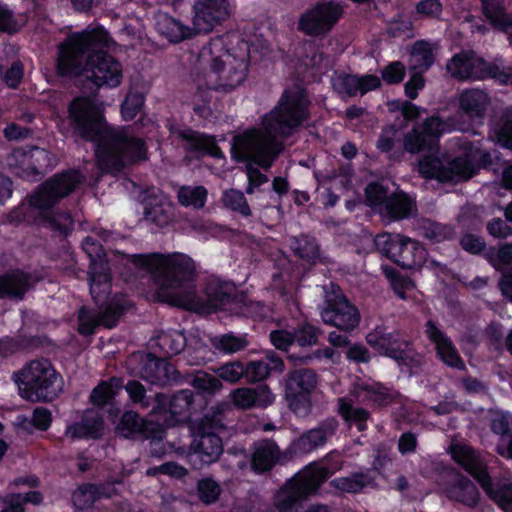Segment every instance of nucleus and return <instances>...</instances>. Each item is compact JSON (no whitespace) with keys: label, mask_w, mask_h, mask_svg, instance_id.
I'll return each mask as SVG.
<instances>
[{"label":"nucleus","mask_w":512,"mask_h":512,"mask_svg":"<svg viewBox=\"0 0 512 512\" xmlns=\"http://www.w3.org/2000/svg\"><path fill=\"white\" fill-rule=\"evenodd\" d=\"M131 262L154 275L159 281V298L173 306L197 313H210L229 300L232 287L229 283L211 280L198 294L192 283L196 278V265L186 254L133 255Z\"/></svg>","instance_id":"obj_1"},{"label":"nucleus","mask_w":512,"mask_h":512,"mask_svg":"<svg viewBox=\"0 0 512 512\" xmlns=\"http://www.w3.org/2000/svg\"><path fill=\"white\" fill-rule=\"evenodd\" d=\"M309 100L304 90L290 89L283 93L277 106L263 116L260 129H249L233 139L232 157L269 168L286 138L303 126L309 118Z\"/></svg>","instance_id":"obj_2"},{"label":"nucleus","mask_w":512,"mask_h":512,"mask_svg":"<svg viewBox=\"0 0 512 512\" xmlns=\"http://www.w3.org/2000/svg\"><path fill=\"white\" fill-rule=\"evenodd\" d=\"M73 131L86 140L96 141V157L103 171L116 173L146 158V147L127 128L109 127L103 104L91 97H77L68 108Z\"/></svg>","instance_id":"obj_3"},{"label":"nucleus","mask_w":512,"mask_h":512,"mask_svg":"<svg viewBox=\"0 0 512 512\" xmlns=\"http://www.w3.org/2000/svg\"><path fill=\"white\" fill-rule=\"evenodd\" d=\"M465 127V121L446 123L437 116L429 117L404 135L403 149L411 154L428 152L418 162V171L426 178H434L441 182L468 179L476 172L477 165L491 162L490 154L479 146L461 141L459 146L462 156L449 162L438 156L439 138L454 130H464Z\"/></svg>","instance_id":"obj_4"},{"label":"nucleus","mask_w":512,"mask_h":512,"mask_svg":"<svg viewBox=\"0 0 512 512\" xmlns=\"http://www.w3.org/2000/svg\"><path fill=\"white\" fill-rule=\"evenodd\" d=\"M109 37L102 28L70 34L59 45L57 72L61 76H84L98 87H116L122 81V66L101 50Z\"/></svg>","instance_id":"obj_5"},{"label":"nucleus","mask_w":512,"mask_h":512,"mask_svg":"<svg viewBox=\"0 0 512 512\" xmlns=\"http://www.w3.org/2000/svg\"><path fill=\"white\" fill-rule=\"evenodd\" d=\"M249 65L248 42L240 40L235 46L226 48L225 39L217 37L201 49L194 82L199 88L230 92L244 83Z\"/></svg>","instance_id":"obj_6"},{"label":"nucleus","mask_w":512,"mask_h":512,"mask_svg":"<svg viewBox=\"0 0 512 512\" xmlns=\"http://www.w3.org/2000/svg\"><path fill=\"white\" fill-rule=\"evenodd\" d=\"M77 171L57 174L42 183L27 199L28 205L37 211V215L48 228L67 233L73 225L71 216L66 212L54 213L51 208L69 195L80 183Z\"/></svg>","instance_id":"obj_7"},{"label":"nucleus","mask_w":512,"mask_h":512,"mask_svg":"<svg viewBox=\"0 0 512 512\" xmlns=\"http://www.w3.org/2000/svg\"><path fill=\"white\" fill-rule=\"evenodd\" d=\"M325 467L309 464L292 480L288 481L275 495L269 512H297V502L319 487L328 477ZM306 512H330L327 506L312 505Z\"/></svg>","instance_id":"obj_8"},{"label":"nucleus","mask_w":512,"mask_h":512,"mask_svg":"<svg viewBox=\"0 0 512 512\" xmlns=\"http://www.w3.org/2000/svg\"><path fill=\"white\" fill-rule=\"evenodd\" d=\"M19 392L29 401H51L63 390V378L46 359L29 362L17 375Z\"/></svg>","instance_id":"obj_9"},{"label":"nucleus","mask_w":512,"mask_h":512,"mask_svg":"<svg viewBox=\"0 0 512 512\" xmlns=\"http://www.w3.org/2000/svg\"><path fill=\"white\" fill-rule=\"evenodd\" d=\"M452 458L461 465L483 490L493 498L506 512H512V482L494 487L486 471L485 462L466 444H454L450 448Z\"/></svg>","instance_id":"obj_10"},{"label":"nucleus","mask_w":512,"mask_h":512,"mask_svg":"<svg viewBox=\"0 0 512 512\" xmlns=\"http://www.w3.org/2000/svg\"><path fill=\"white\" fill-rule=\"evenodd\" d=\"M375 245L382 254L407 269L437 265L434 260L427 259L421 243L401 234H379L375 238Z\"/></svg>","instance_id":"obj_11"},{"label":"nucleus","mask_w":512,"mask_h":512,"mask_svg":"<svg viewBox=\"0 0 512 512\" xmlns=\"http://www.w3.org/2000/svg\"><path fill=\"white\" fill-rule=\"evenodd\" d=\"M446 68L452 77L460 80L492 77L502 84L512 85V67L500 68L490 65L472 52L456 54L447 63Z\"/></svg>","instance_id":"obj_12"},{"label":"nucleus","mask_w":512,"mask_h":512,"mask_svg":"<svg viewBox=\"0 0 512 512\" xmlns=\"http://www.w3.org/2000/svg\"><path fill=\"white\" fill-rule=\"evenodd\" d=\"M83 250L91 260L89 271L90 293L92 298L98 302L110 291V268L102 246L92 236H87L84 239Z\"/></svg>","instance_id":"obj_13"},{"label":"nucleus","mask_w":512,"mask_h":512,"mask_svg":"<svg viewBox=\"0 0 512 512\" xmlns=\"http://www.w3.org/2000/svg\"><path fill=\"white\" fill-rule=\"evenodd\" d=\"M320 315L324 323L343 331L353 330L360 322L359 311L339 290L326 293Z\"/></svg>","instance_id":"obj_14"},{"label":"nucleus","mask_w":512,"mask_h":512,"mask_svg":"<svg viewBox=\"0 0 512 512\" xmlns=\"http://www.w3.org/2000/svg\"><path fill=\"white\" fill-rule=\"evenodd\" d=\"M155 402L153 413L159 415L156 423L160 424L161 422L165 426H173L190 418L193 393L187 389L181 390L170 398L164 394H157Z\"/></svg>","instance_id":"obj_15"},{"label":"nucleus","mask_w":512,"mask_h":512,"mask_svg":"<svg viewBox=\"0 0 512 512\" xmlns=\"http://www.w3.org/2000/svg\"><path fill=\"white\" fill-rule=\"evenodd\" d=\"M341 12V7L334 1L319 2L300 17L298 27L309 35L326 33L337 22Z\"/></svg>","instance_id":"obj_16"},{"label":"nucleus","mask_w":512,"mask_h":512,"mask_svg":"<svg viewBox=\"0 0 512 512\" xmlns=\"http://www.w3.org/2000/svg\"><path fill=\"white\" fill-rule=\"evenodd\" d=\"M207 419L203 420L198 431L194 433L193 440L188 454L194 467H198L194 457L198 458L199 464H210L215 462L223 452L221 438L210 428L206 427Z\"/></svg>","instance_id":"obj_17"},{"label":"nucleus","mask_w":512,"mask_h":512,"mask_svg":"<svg viewBox=\"0 0 512 512\" xmlns=\"http://www.w3.org/2000/svg\"><path fill=\"white\" fill-rule=\"evenodd\" d=\"M195 33H208L230 15L229 0H195L193 5Z\"/></svg>","instance_id":"obj_18"},{"label":"nucleus","mask_w":512,"mask_h":512,"mask_svg":"<svg viewBox=\"0 0 512 512\" xmlns=\"http://www.w3.org/2000/svg\"><path fill=\"white\" fill-rule=\"evenodd\" d=\"M458 103L460 111L448 118L446 123L465 121L466 131L469 129L473 120L482 118L490 104V99L486 92L480 89H467L459 94Z\"/></svg>","instance_id":"obj_19"},{"label":"nucleus","mask_w":512,"mask_h":512,"mask_svg":"<svg viewBox=\"0 0 512 512\" xmlns=\"http://www.w3.org/2000/svg\"><path fill=\"white\" fill-rule=\"evenodd\" d=\"M368 344L376 351L386 354L395 359H404L408 356L403 346L407 347V343L399 338V335L394 332H388L384 327H376L373 331L368 333Z\"/></svg>","instance_id":"obj_20"},{"label":"nucleus","mask_w":512,"mask_h":512,"mask_svg":"<svg viewBox=\"0 0 512 512\" xmlns=\"http://www.w3.org/2000/svg\"><path fill=\"white\" fill-rule=\"evenodd\" d=\"M229 399L236 408L246 410L253 407L265 408L274 402L275 397L268 386L260 385L256 388H236L230 392Z\"/></svg>","instance_id":"obj_21"},{"label":"nucleus","mask_w":512,"mask_h":512,"mask_svg":"<svg viewBox=\"0 0 512 512\" xmlns=\"http://www.w3.org/2000/svg\"><path fill=\"white\" fill-rule=\"evenodd\" d=\"M425 333L434 343L437 355L443 363L459 370L465 368L464 361L461 359L450 338L439 330L432 321L427 322Z\"/></svg>","instance_id":"obj_22"},{"label":"nucleus","mask_w":512,"mask_h":512,"mask_svg":"<svg viewBox=\"0 0 512 512\" xmlns=\"http://www.w3.org/2000/svg\"><path fill=\"white\" fill-rule=\"evenodd\" d=\"M141 362L139 375L151 384L166 385L176 379L175 368L165 359L146 355L142 357Z\"/></svg>","instance_id":"obj_23"},{"label":"nucleus","mask_w":512,"mask_h":512,"mask_svg":"<svg viewBox=\"0 0 512 512\" xmlns=\"http://www.w3.org/2000/svg\"><path fill=\"white\" fill-rule=\"evenodd\" d=\"M152 425V420L145 422L137 413L126 412L121 418L118 430L124 437H131L136 434L144 433L147 437L153 438L151 445L159 446V440L162 438L163 431L159 430L155 432ZM155 449L156 447L152 448L153 454Z\"/></svg>","instance_id":"obj_24"},{"label":"nucleus","mask_w":512,"mask_h":512,"mask_svg":"<svg viewBox=\"0 0 512 512\" xmlns=\"http://www.w3.org/2000/svg\"><path fill=\"white\" fill-rule=\"evenodd\" d=\"M337 428V422L334 419L327 420L320 426L309 430L303 434L296 442L295 449L300 453H309L321 446L334 435Z\"/></svg>","instance_id":"obj_25"},{"label":"nucleus","mask_w":512,"mask_h":512,"mask_svg":"<svg viewBox=\"0 0 512 512\" xmlns=\"http://www.w3.org/2000/svg\"><path fill=\"white\" fill-rule=\"evenodd\" d=\"M178 136L185 141V149L207 154L215 158H223V153L216 145L214 138L194 132L190 129L178 131Z\"/></svg>","instance_id":"obj_26"},{"label":"nucleus","mask_w":512,"mask_h":512,"mask_svg":"<svg viewBox=\"0 0 512 512\" xmlns=\"http://www.w3.org/2000/svg\"><path fill=\"white\" fill-rule=\"evenodd\" d=\"M121 312L122 308L120 307L115 309L108 307L103 313L97 315L89 313L85 309H81L79 312V333L83 335H90L99 324L109 328L113 327Z\"/></svg>","instance_id":"obj_27"},{"label":"nucleus","mask_w":512,"mask_h":512,"mask_svg":"<svg viewBox=\"0 0 512 512\" xmlns=\"http://www.w3.org/2000/svg\"><path fill=\"white\" fill-rule=\"evenodd\" d=\"M102 428L103 422L98 412L88 410L84 413L81 421L71 424L66 428L65 434L71 439L96 438L101 434Z\"/></svg>","instance_id":"obj_28"},{"label":"nucleus","mask_w":512,"mask_h":512,"mask_svg":"<svg viewBox=\"0 0 512 512\" xmlns=\"http://www.w3.org/2000/svg\"><path fill=\"white\" fill-rule=\"evenodd\" d=\"M155 26L157 31L170 42L178 43L193 35L194 27L190 28L175 18L160 13L156 16Z\"/></svg>","instance_id":"obj_29"},{"label":"nucleus","mask_w":512,"mask_h":512,"mask_svg":"<svg viewBox=\"0 0 512 512\" xmlns=\"http://www.w3.org/2000/svg\"><path fill=\"white\" fill-rule=\"evenodd\" d=\"M13 157L20 160L24 169H30L35 174L44 173L52 167L49 153L41 148H33L29 151L16 150Z\"/></svg>","instance_id":"obj_30"},{"label":"nucleus","mask_w":512,"mask_h":512,"mask_svg":"<svg viewBox=\"0 0 512 512\" xmlns=\"http://www.w3.org/2000/svg\"><path fill=\"white\" fill-rule=\"evenodd\" d=\"M284 370V363L273 352L266 355L264 359L253 361L245 368V374L250 381L257 382L265 379L273 372H282Z\"/></svg>","instance_id":"obj_31"},{"label":"nucleus","mask_w":512,"mask_h":512,"mask_svg":"<svg viewBox=\"0 0 512 512\" xmlns=\"http://www.w3.org/2000/svg\"><path fill=\"white\" fill-rule=\"evenodd\" d=\"M331 486L340 492L357 493L366 487L375 486V475L370 471L353 473L350 476L335 478Z\"/></svg>","instance_id":"obj_32"},{"label":"nucleus","mask_w":512,"mask_h":512,"mask_svg":"<svg viewBox=\"0 0 512 512\" xmlns=\"http://www.w3.org/2000/svg\"><path fill=\"white\" fill-rule=\"evenodd\" d=\"M30 286V278L21 271H12L0 277V298H21Z\"/></svg>","instance_id":"obj_33"},{"label":"nucleus","mask_w":512,"mask_h":512,"mask_svg":"<svg viewBox=\"0 0 512 512\" xmlns=\"http://www.w3.org/2000/svg\"><path fill=\"white\" fill-rule=\"evenodd\" d=\"M447 496L470 507H474L479 499L477 488L469 479L463 476L458 477L447 489Z\"/></svg>","instance_id":"obj_34"},{"label":"nucleus","mask_w":512,"mask_h":512,"mask_svg":"<svg viewBox=\"0 0 512 512\" xmlns=\"http://www.w3.org/2000/svg\"><path fill=\"white\" fill-rule=\"evenodd\" d=\"M278 449L272 441H260L255 444L252 455V467L257 472L269 470L277 458Z\"/></svg>","instance_id":"obj_35"},{"label":"nucleus","mask_w":512,"mask_h":512,"mask_svg":"<svg viewBox=\"0 0 512 512\" xmlns=\"http://www.w3.org/2000/svg\"><path fill=\"white\" fill-rule=\"evenodd\" d=\"M483 10L494 27L504 31L512 28V14L505 12L500 0H483ZM509 41L512 44V32L509 34Z\"/></svg>","instance_id":"obj_36"},{"label":"nucleus","mask_w":512,"mask_h":512,"mask_svg":"<svg viewBox=\"0 0 512 512\" xmlns=\"http://www.w3.org/2000/svg\"><path fill=\"white\" fill-rule=\"evenodd\" d=\"M435 48L428 42H416L410 53L409 65L412 71L424 72L434 61Z\"/></svg>","instance_id":"obj_37"},{"label":"nucleus","mask_w":512,"mask_h":512,"mask_svg":"<svg viewBox=\"0 0 512 512\" xmlns=\"http://www.w3.org/2000/svg\"><path fill=\"white\" fill-rule=\"evenodd\" d=\"M414 209L413 201L403 193H397L386 201L383 216L389 219H402L409 216Z\"/></svg>","instance_id":"obj_38"},{"label":"nucleus","mask_w":512,"mask_h":512,"mask_svg":"<svg viewBox=\"0 0 512 512\" xmlns=\"http://www.w3.org/2000/svg\"><path fill=\"white\" fill-rule=\"evenodd\" d=\"M208 191L204 186H182L177 191L179 203L186 208L201 209L205 206Z\"/></svg>","instance_id":"obj_39"},{"label":"nucleus","mask_w":512,"mask_h":512,"mask_svg":"<svg viewBox=\"0 0 512 512\" xmlns=\"http://www.w3.org/2000/svg\"><path fill=\"white\" fill-rule=\"evenodd\" d=\"M317 385L315 373L310 370H297L290 374L286 391L310 394Z\"/></svg>","instance_id":"obj_40"},{"label":"nucleus","mask_w":512,"mask_h":512,"mask_svg":"<svg viewBox=\"0 0 512 512\" xmlns=\"http://www.w3.org/2000/svg\"><path fill=\"white\" fill-rule=\"evenodd\" d=\"M42 496L37 491H31L25 494L11 493L2 498L5 507L0 512H25L23 505L25 503L39 504Z\"/></svg>","instance_id":"obj_41"},{"label":"nucleus","mask_w":512,"mask_h":512,"mask_svg":"<svg viewBox=\"0 0 512 512\" xmlns=\"http://www.w3.org/2000/svg\"><path fill=\"white\" fill-rule=\"evenodd\" d=\"M108 492L97 485L87 484L79 487L72 496L74 505L79 509H86L90 507L97 499L109 496Z\"/></svg>","instance_id":"obj_42"},{"label":"nucleus","mask_w":512,"mask_h":512,"mask_svg":"<svg viewBox=\"0 0 512 512\" xmlns=\"http://www.w3.org/2000/svg\"><path fill=\"white\" fill-rule=\"evenodd\" d=\"M120 387L121 383L118 379L102 382L93 389L90 400L94 405L104 406L118 393Z\"/></svg>","instance_id":"obj_43"},{"label":"nucleus","mask_w":512,"mask_h":512,"mask_svg":"<svg viewBox=\"0 0 512 512\" xmlns=\"http://www.w3.org/2000/svg\"><path fill=\"white\" fill-rule=\"evenodd\" d=\"M339 413L341 416L347 421V422H353L357 424L358 429L360 431L364 430L366 425L365 421L369 417V413L362 409V408H356L347 401L345 398L339 399Z\"/></svg>","instance_id":"obj_44"},{"label":"nucleus","mask_w":512,"mask_h":512,"mask_svg":"<svg viewBox=\"0 0 512 512\" xmlns=\"http://www.w3.org/2000/svg\"><path fill=\"white\" fill-rule=\"evenodd\" d=\"M222 203L226 208L238 212L242 216L248 217L251 215V209L244 194L239 190H225L222 195Z\"/></svg>","instance_id":"obj_45"},{"label":"nucleus","mask_w":512,"mask_h":512,"mask_svg":"<svg viewBox=\"0 0 512 512\" xmlns=\"http://www.w3.org/2000/svg\"><path fill=\"white\" fill-rule=\"evenodd\" d=\"M213 346L219 351L232 354L245 348L248 344L243 336H235L233 334H225L212 338Z\"/></svg>","instance_id":"obj_46"},{"label":"nucleus","mask_w":512,"mask_h":512,"mask_svg":"<svg viewBox=\"0 0 512 512\" xmlns=\"http://www.w3.org/2000/svg\"><path fill=\"white\" fill-rule=\"evenodd\" d=\"M158 346L165 354L175 355L183 350L185 337L178 331L165 332L158 337Z\"/></svg>","instance_id":"obj_47"},{"label":"nucleus","mask_w":512,"mask_h":512,"mask_svg":"<svg viewBox=\"0 0 512 512\" xmlns=\"http://www.w3.org/2000/svg\"><path fill=\"white\" fill-rule=\"evenodd\" d=\"M292 249L302 259L315 262L319 256L318 245L313 238L302 236L292 243Z\"/></svg>","instance_id":"obj_48"},{"label":"nucleus","mask_w":512,"mask_h":512,"mask_svg":"<svg viewBox=\"0 0 512 512\" xmlns=\"http://www.w3.org/2000/svg\"><path fill=\"white\" fill-rule=\"evenodd\" d=\"M358 76L348 74H337L332 79L335 91L343 96H356L359 92Z\"/></svg>","instance_id":"obj_49"},{"label":"nucleus","mask_w":512,"mask_h":512,"mask_svg":"<svg viewBox=\"0 0 512 512\" xmlns=\"http://www.w3.org/2000/svg\"><path fill=\"white\" fill-rule=\"evenodd\" d=\"M191 385L202 392L213 394L222 389L221 381L215 377L204 371H198L192 381Z\"/></svg>","instance_id":"obj_50"},{"label":"nucleus","mask_w":512,"mask_h":512,"mask_svg":"<svg viewBox=\"0 0 512 512\" xmlns=\"http://www.w3.org/2000/svg\"><path fill=\"white\" fill-rule=\"evenodd\" d=\"M286 400L289 408L298 416L304 417L309 414L311 410L310 394L294 393L286 391Z\"/></svg>","instance_id":"obj_51"},{"label":"nucleus","mask_w":512,"mask_h":512,"mask_svg":"<svg viewBox=\"0 0 512 512\" xmlns=\"http://www.w3.org/2000/svg\"><path fill=\"white\" fill-rule=\"evenodd\" d=\"M218 379L228 383H237L245 374V368L239 361H233L218 367L215 370Z\"/></svg>","instance_id":"obj_52"},{"label":"nucleus","mask_w":512,"mask_h":512,"mask_svg":"<svg viewBox=\"0 0 512 512\" xmlns=\"http://www.w3.org/2000/svg\"><path fill=\"white\" fill-rule=\"evenodd\" d=\"M144 96L139 92H129L121 106V114L124 120H132L142 109Z\"/></svg>","instance_id":"obj_53"},{"label":"nucleus","mask_w":512,"mask_h":512,"mask_svg":"<svg viewBox=\"0 0 512 512\" xmlns=\"http://www.w3.org/2000/svg\"><path fill=\"white\" fill-rule=\"evenodd\" d=\"M365 193L368 204L380 214L384 213L385 203L390 198L387 191L381 185L372 183L366 187Z\"/></svg>","instance_id":"obj_54"},{"label":"nucleus","mask_w":512,"mask_h":512,"mask_svg":"<svg viewBox=\"0 0 512 512\" xmlns=\"http://www.w3.org/2000/svg\"><path fill=\"white\" fill-rule=\"evenodd\" d=\"M487 257L495 269L502 270L512 263V244H503L498 249H490Z\"/></svg>","instance_id":"obj_55"},{"label":"nucleus","mask_w":512,"mask_h":512,"mask_svg":"<svg viewBox=\"0 0 512 512\" xmlns=\"http://www.w3.org/2000/svg\"><path fill=\"white\" fill-rule=\"evenodd\" d=\"M490 138L512 150V119L498 123L490 132Z\"/></svg>","instance_id":"obj_56"},{"label":"nucleus","mask_w":512,"mask_h":512,"mask_svg":"<svg viewBox=\"0 0 512 512\" xmlns=\"http://www.w3.org/2000/svg\"><path fill=\"white\" fill-rule=\"evenodd\" d=\"M385 273L391 281L394 292L401 299L409 298L410 293L414 290V283L410 279L401 277L388 269L385 270Z\"/></svg>","instance_id":"obj_57"},{"label":"nucleus","mask_w":512,"mask_h":512,"mask_svg":"<svg viewBox=\"0 0 512 512\" xmlns=\"http://www.w3.org/2000/svg\"><path fill=\"white\" fill-rule=\"evenodd\" d=\"M357 393L362 400L372 401L377 405H386L389 403V395L387 391L381 387L361 386Z\"/></svg>","instance_id":"obj_58"},{"label":"nucleus","mask_w":512,"mask_h":512,"mask_svg":"<svg viewBox=\"0 0 512 512\" xmlns=\"http://www.w3.org/2000/svg\"><path fill=\"white\" fill-rule=\"evenodd\" d=\"M196 92L193 95L192 104L194 111L201 117H208L211 114L210 102L211 98L208 96L207 88H199L196 84Z\"/></svg>","instance_id":"obj_59"},{"label":"nucleus","mask_w":512,"mask_h":512,"mask_svg":"<svg viewBox=\"0 0 512 512\" xmlns=\"http://www.w3.org/2000/svg\"><path fill=\"white\" fill-rule=\"evenodd\" d=\"M219 485L212 479H203L198 483L200 499L206 504L215 502L220 495Z\"/></svg>","instance_id":"obj_60"},{"label":"nucleus","mask_w":512,"mask_h":512,"mask_svg":"<svg viewBox=\"0 0 512 512\" xmlns=\"http://www.w3.org/2000/svg\"><path fill=\"white\" fill-rule=\"evenodd\" d=\"M125 390L133 403L139 404L143 408L150 406L149 397L146 396V390L140 382L129 381L125 385Z\"/></svg>","instance_id":"obj_61"},{"label":"nucleus","mask_w":512,"mask_h":512,"mask_svg":"<svg viewBox=\"0 0 512 512\" xmlns=\"http://www.w3.org/2000/svg\"><path fill=\"white\" fill-rule=\"evenodd\" d=\"M422 233L425 238L433 241H441L445 239L450 231L441 224L434 223L431 221H424L422 224Z\"/></svg>","instance_id":"obj_62"},{"label":"nucleus","mask_w":512,"mask_h":512,"mask_svg":"<svg viewBox=\"0 0 512 512\" xmlns=\"http://www.w3.org/2000/svg\"><path fill=\"white\" fill-rule=\"evenodd\" d=\"M405 75V67L400 62H392L382 72V78L387 83L393 84L402 81Z\"/></svg>","instance_id":"obj_63"},{"label":"nucleus","mask_w":512,"mask_h":512,"mask_svg":"<svg viewBox=\"0 0 512 512\" xmlns=\"http://www.w3.org/2000/svg\"><path fill=\"white\" fill-rule=\"evenodd\" d=\"M272 344L280 350H287L295 342L294 332L288 330H276L270 333Z\"/></svg>","instance_id":"obj_64"}]
</instances>
